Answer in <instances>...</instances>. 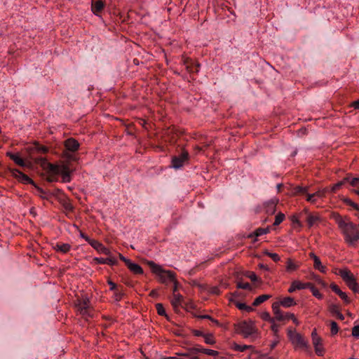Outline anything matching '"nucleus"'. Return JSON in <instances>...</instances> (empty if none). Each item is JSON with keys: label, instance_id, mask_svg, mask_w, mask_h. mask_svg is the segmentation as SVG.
I'll return each mask as SVG.
<instances>
[{"label": "nucleus", "instance_id": "1", "mask_svg": "<svg viewBox=\"0 0 359 359\" xmlns=\"http://www.w3.org/2000/svg\"><path fill=\"white\" fill-rule=\"evenodd\" d=\"M334 219L341 229L345 241L351 246H355L359 241V229L357 224L352 222L348 217H342L334 215Z\"/></svg>", "mask_w": 359, "mask_h": 359}, {"label": "nucleus", "instance_id": "2", "mask_svg": "<svg viewBox=\"0 0 359 359\" xmlns=\"http://www.w3.org/2000/svg\"><path fill=\"white\" fill-rule=\"evenodd\" d=\"M149 265L152 271L158 276L159 280L162 283L168 285L175 279V275L173 272L163 270L160 266L153 262H149Z\"/></svg>", "mask_w": 359, "mask_h": 359}, {"label": "nucleus", "instance_id": "3", "mask_svg": "<svg viewBox=\"0 0 359 359\" xmlns=\"http://www.w3.org/2000/svg\"><path fill=\"white\" fill-rule=\"evenodd\" d=\"M237 331L241 334L245 338H252V339L257 337V330L254 325L252 321H241L236 325Z\"/></svg>", "mask_w": 359, "mask_h": 359}, {"label": "nucleus", "instance_id": "4", "mask_svg": "<svg viewBox=\"0 0 359 359\" xmlns=\"http://www.w3.org/2000/svg\"><path fill=\"white\" fill-rule=\"evenodd\" d=\"M65 151H63V157L68 161H76L77 160L74 154L78 150L79 143L74 138H69L65 142Z\"/></svg>", "mask_w": 359, "mask_h": 359}, {"label": "nucleus", "instance_id": "5", "mask_svg": "<svg viewBox=\"0 0 359 359\" xmlns=\"http://www.w3.org/2000/svg\"><path fill=\"white\" fill-rule=\"evenodd\" d=\"M339 275L346 282L348 287L354 292H359V285L356 283L353 273L348 269H340Z\"/></svg>", "mask_w": 359, "mask_h": 359}, {"label": "nucleus", "instance_id": "6", "mask_svg": "<svg viewBox=\"0 0 359 359\" xmlns=\"http://www.w3.org/2000/svg\"><path fill=\"white\" fill-rule=\"evenodd\" d=\"M345 182H348L353 188L352 191L359 196V177H352L351 175L346 176L342 181L334 184L332 187V191H337Z\"/></svg>", "mask_w": 359, "mask_h": 359}, {"label": "nucleus", "instance_id": "7", "mask_svg": "<svg viewBox=\"0 0 359 359\" xmlns=\"http://www.w3.org/2000/svg\"><path fill=\"white\" fill-rule=\"evenodd\" d=\"M76 309L83 318L92 317L93 313L88 299H79L76 304Z\"/></svg>", "mask_w": 359, "mask_h": 359}, {"label": "nucleus", "instance_id": "8", "mask_svg": "<svg viewBox=\"0 0 359 359\" xmlns=\"http://www.w3.org/2000/svg\"><path fill=\"white\" fill-rule=\"evenodd\" d=\"M290 193L292 196L306 195V201L314 203L316 202L315 195L308 194V187L296 186L291 188Z\"/></svg>", "mask_w": 359, "mask_h": 359}, {"label": "nucleus", "instance_id": "9", "mask_svg": "<svg viewBox=\"0 0 359 359\" xmlns=\"http://www.w3.org/2000/svg\"><path fill=\"white\" fill-rule=\"evenodd\" d=\"M189 159V153L185 150H182L178 155L172 158V167L175 169L182 168L185 161Z\"/></svg>", "mask_w": 359, "mask_h": 359}, {"label": "nucleus", "instance_id": "10", "mask_svg": "<svg viewBox=\"0 0 359 359\" xmlns=\"http://www.w3.org/2000/svg\"><path fill=\"white\" fill-rule=\"evenodd\" d=\"M35 161L41 165H46L47 167L48 172L53 175H60L61 165H56L50 163H48L46 159L43 157L36 158Z\"/></svg>", "mask_w": 359, "mask_h": 359}, {"label": "nucleus", "instance_id": "11", "mask_svg": "<svg viewBox=\"0 0 359 359\" xmlns=\"http://www.w3.org/2000/svg\"><path fill=\"white\" fill-rule=\"evenodd\" d=\"M290 339L292 341V344L299 348L307 349L309 346L306 341H305L304 338L302 335L299 333L295 332H289Z\"/></svg>", "mask_w": 359, "mask_h": 359}, {"label": "nucleus", "instance_id": "12", "mask_svg": "<svg viewBox=\"0 0 359 359\" xmlns=\"http://www.w3.org/2000/svg\"><path fill=\"white\" fill-rule=\"evenodd\" d=\"M279 303L275 302L273 304L272 309L273 313L275 315V318L279 320V321H283L285 320L292 319V318H294V314L287 313L285 314H283L282 311L280 310L279 308Z\"/></svg>", "mask_w": 359, "mask_h": 359}, {"label": "nucleus", "instance_id": "13", "mask_svg": "<svg viewBox=\"0 0 359 359\" xmlns=\"http://www.w3.org/2000/svg\"><path fill=\"white\" fill-rule=\"evenodd\" d=\"M200 353H205L208 355H212L214 357L218 355V354H219V353L217 351H214V350L208 349V348H202L201 346L197 345V346H194V348L191 351V355H192V357L195 358V359H198V355Z\"/></svg>", "mask_w": 359, "mask_h": 359}, {"label": "nucleus", "instance_id": "14", "mask_svg": "<svg viewBox=\"0 0 359 359\" xmlns=\"http://www.w3.org/2000/svg\"><path fill=\"white\" fill-rule=\"evenodd\" d=\"M13 176L18 179L20 182L24 184H30L34 185L35 183L34 181L27 175L24 174L22 172L18 169L12 170Z\"/></svg>", "mask_w": 359, "mask_h": 359}, {"label": "nucleus", "instance_id": "15", "mask_svg": "<svg viewBox=\"0 0 359 359\" xmlns=\"http://www.w3.org/2000/svg\"><path fill=\"white\" fill-rule=\"evenodd\" d=\"M184 65H186L187 69L190 73H197L200 69V64L191 59H187L184 61Z\"/></svg>", "mask_w": 359, "mask_h": 359}, {"label": "nucleus", "instance_id": "16", "mask_svg": "<svg viewBox=\"0 0 359 359\" xmlns=\"http://www.w3.org/2000/svg\"><path fill=\"white\" fill-rule=\"evenodd\" d=\"M71 172L68 165H61L60 175L62 176L63 182H69L71 181Z\"/></svg>", "mask_w": 359, "mask_h": 359}, {"label": "nucleus", "instance_id": "17", "mask_svg": "<svg viewBox=\"0 0 359 359\" xmlns=\"http://www.w3.org/2000/svg\"><path fill=\"white\" fill-rule=\"evenodd\" d=\"M90 245L97 250L99 252H101L106 255H110V250L104 247L102 243L98 242L96 240H93L90 242Z\"/></svg>", "mask_w": 359, "mask_h": 359}, {"label": "nucleus", "instance_id": "18", "mask_svg": "<svg viewBox=\"0 0 359 359\" xmlns=\"http://www.w3.org/2000/svg\"><path fill=\"white\" fill-rule=\"evenodd\" d=\"M311 285V283H301L300 281H298V280H294L289 290H288V292H290V293H292L294 292L296 290H302V289H305V288H307L309 287H310Z\"/></svg>", "mask_w": 359, "mask_h": 359}, {"label": "nucleus", "instance_id": "19", "mask_svg": "<svg viewBox=\"0 0 359 359\" xmlns=\"http://www.w3.org/2000/svg\"><path fill=\"white\" fill-rule=\"evenodd\" d=\"M104 7L102 0H92L91 8L94 14L98 15Z\"/></svg>", "mask_w": 359, "mask_h": 359}, {"label": "nucleus", "instance_id": "20", "mask_svg": "<svg viewBox=\"0 0 359 359\" xmlns=\"http://www.w3.org/2000/svg\"><path fill=\"white\" fill-rule=\"evenodd\" d=\"M58 201L62 205L63 208L67 212V213L73 211L74 206L69 202V201L65 197V196H62V197H60L58 198Z\"/></svg>", "mask_w": 359, "mask_h": 359}, {"label": "nucleus", "instance_id": "21", "mask_svg": "<svg viewBox=\"0 0 359 359\" xmlns=\"http://www.w3.org/2000/svg\"><path fill=\"white\" fill-rule=\"evenodd\" d=\"M277 202L278 201L276 200H271L269 201L266 202L264 205L266 213L269 215L274 214L276 212Z\"/></svg>", "mask_w": 359, "mask_h": 359}, {"label": "nucleus", "instance_id": "22", "mask_svg": "<svg viewBox=\"0 0 359 359\" xmlns=\"http://www.w3.org/2000/svg\"><path fill=\"white\" fill-rule=\"evenodd\" d=\"M304 211L306 215V221L309 227H312L316 223V222L319 220V217L316 215H311L306 209H305Z\"/></svg>", "mask_w": 359, "mask_h": 359}, {"label": "nucleus", "instance_id": "23", "mask_svg": "<svg viewBox=\"0 0 359 359\" xmlns=\"http://www.w3.org/2000/svg\"><path fill=\"white\" fill-rule=\"evenodd\" d=\"M330 312L337 317L338 319L343 320L344 319V316L342 313H340L339 310V306L337 304H332L329 306Z\"/></svg>", "mask_w": 359, "mask_h": 359}, {"label": "nucleus", "instance_id": "24", "mask_svg": "<svg viewBox=\"0 0 359 359\" xmlns=\"http://www.w3.org/2000/svg\"><path fill=\"white\" fill-rule=\"evenodd\" d=\"M310 256L313 259V266L314 268L319 270L320 271L325 273L326 267L322 265V263L320 259L316 256L313 253H311Z\"/></svg>", "mask_w": 359, "mask_h": 359}, {"label": "nucleus", "instance_id": "25", "mask_svg": "<svg viewBox=\"0 0 359 359\" xmlns=\"http://www.w3.org/2000/svg\"><path fill=\"white\" fill-rule=\"evenodd\" d=\"M128 268L135 274H142L143 269L142 268L137 264L133 263L130 261L126 265Z\"/></svg>", "mask_w": 359, "mask_h": 359}, {"label": "nucleus", "instance_id": "26", "mask_svg": "<svg viewBox=\"0 0 359 359\" xmlns=\"http://www.w3.org/2000/svg\"><path fill=\"white\" fill-rule=\"evenodd\" d=\"M183 297L180 294H172V299L171 304L175 309H177L180 306L182 305Z\"/></svg>", "mask_w": 359, "mask_h": 359}, {"label": "nucleus", "instance_id": "27", "mask_svg": "<svg viewBox=\"0 0 359 359\" xmlns=\"http://www.w3.org/2000/svg\"><path fill=\"white\" fill-rule=\"evenodd\" d=\"M8 156L18 165L22 167L26 166V163L18 154H8Z\"/></svg>", "mask_w": 359, "mask_h": 359}, {"label": "nucleus", "instance_id": "28", "mask_svg": "<svg viewBox=\"0 0 359 359\" xmlns=\"http://www.w3.org/2000/svg\"><path fill=\"white\" fill-rule=\"evenodd\" d=\"M269 230H270L269 227H267V228H265V229H264V228H258L252 233H250L248 236V237L249 238L258 237V236H262L264 234H266L267 233L269 232Z\"/></svg>", "mask_w": 359, "mask_h": 359}, {"label": "nucleus", "instance_id": "29", "mask_svg": "<svg viewBox=\"0 0 359 359\" xmlns=\"http://www.w3.org/2000/svg\"><path fill=\"white\" fill-rule=\"evenodd\" d=\"M299 268V264L294 263L291 259H287L286 262V270L288 272H292Z\"/></svg>", "mask_w": 359, "mask_h": 359}, {"label": "nucleus", "instance_id": "30", "mask_svg": "<svg viewBox=\"0 0 359 359\" xmlns=\"http://www.w3.org/2000/svg\"><path fill=\"white\" fill-rule=\"evenodd\" d=\"M270 295L269 294H263V295H260L259 297H257L253 302L252 303V305L254 306H259V304H261L262 303L264 302L265 301H266L267 299H269L270 298Z\"/></svg>", "mask_w": 359, "mask_h": 359}, {"label": "nucleus", "instance_id": "31", "mask_svg": "<svg viewBox=\"0 0 359 359\" xmlns=\"http://www.w3.org/2000/svg\"><path fill=\"white\" fill-rule=\"evenodd\" d=\"M280 304L285 307H290L292 305H295L296 303L293 298L287 297L283 299V300L280 302Z\"/></svg>", "mask_w": 359, "mask_h": 359}, {"label": "nucleus", "instance_id": "32", "mask_svg": "<svg viewBox=\"0 0 359 359\" xmlns=\"http://www.w3.org/2000/svg\"><path fill=\"white\" fill-rule=\"evenodd\" d=\"M236 306L239 310L245 311L248 313H250L253 311L252 307L248 306L244 303L239 302H236Z\"/></svg>", "mask_w": 359, "mask_h": 359}, {"label": "nucleus", "instance_id": "33", "mask_svg": "<svg viewBox=\"0 0 359 359\" xmlns=\"http://www.w3.org/2000/svg\"><path fill=\"white\" fill-rule=\"evenodd\" d=\"M34 186L36 187L38 194L40 196L41 198L47 200L49 199V191H46L43 190V189L38 187L36 184Z\"/></svg>", "mask_w": 359, "mask_h": 359}, {"label": "nucleus", "instance_id": "34", "mask_svg": "<svg viewBox=\"0 0 359 359\" xmlns=\"http://www.w3.org/2000/svg\"><path fill=\"white\" fill-rule=\"evenodd\" d=\"M70 245L66 243H57L56 245L57 250L62 252L63 253L67 252L70 250Z\"/></svg>", "mask_w": 359, "mask_h": 359}, {"label": "nucleus", "instance_id": "35", "mask_svg": "<svg viewBox=\"0 0 359 359\" xmlns=\"http://www.w3.org/2000/svg\"><path fill=\"white\" fill-rule=\"evenodd\" d=\"M330 332L332 336L337 334L339 332V326L335 321L330 322Z\"/></svg>", "mask_w": 359, "mask_h": 359}, {"label": "nucleus", "instance_id": "36", "mask_svg": "<svg viewBox=\"0 0 359 359\" xmlns=\"http://www.w3.org/2000/svg\"><path fill=\"white\" fill-rule=\"evenodd\" d=\"M109 257L107 258H105V264H108V265H111V266H114V265H116L118 264V261L116 259L115 257H114L112 255H111V253L110 252V255H108Z\"/></svg>", "mask_w": 359, "mask_h": 359}, {"label": "nucleus", "instance_id": "37", "mask_svg": "<svg viewBox=\"0 0 359 359\" xmlns=\"http://www.w3.org/2000/svg\"><path fill=\"white\" fill-rule=\"evenodd\" d=\"M156 309L157 310V313H158V315L167 317V315H166V313H165V309H164V307H163L162 304H161V303L156 304Z\"/></svg>", "mask_w": 359, "mask_h": 359}, {"label": "nucleus", "instance_id": "38", "mask_svg": "<svg viewBox=\"0 0 359 359\" xmlns=\"http://www.w3.org/2000/svg\"><path fill=\"white\" fill-rule=\"evenodd\" d=\"M313 294V296H315L318 299H321L323 297V295L321 293L318 291V290L311 283L310 287H309Z\"/></svg>", "mask_w": 359, "mask_h": 359}, {"label": "nucleus", "instance_id": "39", "mask_svg": "<svg viewBox=\"0 0 359 359\" xmlns=\"http://www.w3.org/2000/svg\"><path fill=\"white\" fill-rule=\"evenodd\" d=\"M312 339L314 347L321 346V339L318 337L315 332H312Z\"/></svg>", "mask_w": 359, "mask_h": 359}, {"label": "nucleus", "instance_id": "40", "mask_svg": "<svg viewBox=\"0 0 359 359\" xmlns=\"http://www.w3.org/2000/svg\"><path fill=\"white\" fill-rule=\"evenodd\" d=\"M285 219V215L282 212H279L275 217L274 226L279 225Z\"/></svg>", "mask_w": 359, "mask_h": 359}, {"label": "nucleus", "instance_id": "41", "mask_svg": "<svg viewBox=\"0 0 359 359\" xmlns=\"http://www.w3.org/2000/svg\"><path fill=\"white\" fill-rule=\"evenodd\" d=\"M50 196H55L57 198V199L58 200V198L60 197H62V196H65L62 191L59 189H55L54 190H53L52 191H49V197Z\"/></svg>", "mask_w": 359, "mask_h": 359}, {"label": "nucleus", "instance_id": "42", "mask_svg": "<svg viewBox=\"0 0 359 359\" xmlns=\"http://www.w3.org/2000/svg\"><path fill=\"white\" fill-rule=\"evenodd\" d=\"M237 287L240 288V289L248 290H252V286L248 283H243L242 282H238L237 283Z\"/></svg>", "mask_w": 359, "mask_h": 359}, {"label": "nucleus", "instance_id": "43", "mask_svg": "<svg viewBox=\"0 0 359 359\" xmlns=\"http://www.w3.org/2000/svg\"><path fill=\"white\" fill-rule=\"evenodd\" d=\"M35 149L39 154H46L48 152V150L46 147L39 144H36Z\"/></svg>", "mask_w": 359, "mask_h": 359}, {"label": "nucleus", "instance_id": "44", "mask_svg": "<svg viewBox=\"0 0 359 359\" xmlns=\"http://www.w3.org/2000/svg\"><path fill=\"white\" fill-rule=\"evenodd\" d=\"M203 337L205 338V342L207 344H213L215 343V340L212 334H204Z\"/></svg>", "mask_w": 359, "mask_h": 359}, {"label": "nucleus", "instance_id": "45", "mask_svg": "<svg viewBox=\"0 0 359 359\" xmlns=\"http://www.w3.org/2000/svg\"><path fill=\"white\" fill-rule=\"evenodd\" d=\"M194 348V347L193 348H189L188 351L186 352V353H179V355H180L181 357H180V358H185V359H189L191 358V351Z\"/></svg>", "mask_w": 359, "mask_h": 359}, {"label": "nucleus", "instance_id": "46", "mask_svg": "<svg viewBox=\"0 0 359 359\" xmlns=\"http://www.w3.org/2000/svg\"><path fill=\"white\" fill-rule=\"evenodd\" d=\"M199 319H209L212 322L215 323L217 325H219V322L217 320L213 319L209 315H199L197 316Z\"/></svg>", "mask_w": 359, "mask_h": 359}, {"label": "nucleus", "instance_id": "47", "mask_svg": "<svg viewBox=\"0 0 359 359\" xmlns=\"http://www.w3.org/2000/svg\"><path fill=\"white\" fill-rule=\"evenodd\" d=\"M267 256L271 257L274 262H278L280 260V257L276 253H271L269 252H266L265 253Z\"/></svg>", "mask_w": 359, "mask_h": 359}, {"label": "nucleus", "instance_id": "48", "mask_svg": "<svg viewBox=\"0 0 359 359\" xmlns=\"http://www.w3.org/2000/svg\"><path fill=\"white\" fill-rule=\"evenodd\" d=\"M338 295L344 301L346 304H348L350 302V299L345 292L341 291Z\"/></svg>", "mask_w": 359, "mask_h": 359}, {"label": "nucleus", "instance_id": "49", "mask_svg": "<svg viewBox=\"0 0 359 359\" xmlns=\"http://www.w3.org/2000/svg\"><path fill=\"white\" fill-rule=\"evenodd\" d=\"M251 348V346H248V345H236V350L237 351H245V350H247L248 348Z\"/></svg>", "mask_w": 359, "mask_h": 359}, {"label": "nucleus", "instance_id": "50", "mask_svg": "<svg viewBox=\"0 0 359 359\" xmlns=\"http://www.w3.org/2000/svg\"><path fill=\"white\" fill-rule=\"evenodd\" d=\"M330 288L332 289V290L333 292H334L336 294H339L340 293V292H341V290H340V288L338 287V285H337L336 284L334 283H332L330 285Z\"/></svg>", "mask_w": 359, "mask_h": 359}, {"label": "nucleus", "instance_id": "51", "mask_svg": "<svg viewBox=\"0 0 359 359\" xmlns=\"http://www.w3.org/2000/svg\"><path fill=\"white\" fill-rule=\"evenodd\" d=\"M93 262L97 264H105V258L102 257H95Z\"/></svg>", "mask_w": 359, "mask_h": 359}, {"label": "nucleus", "instance_id": "52", "mask_svg": "<svg viewBox=\"0 0 359 359\" xmlns=\"http://www.w3.org/2000/svg\"><path fill=\"white\" fill-rule=\"evenodd\" d=\"M352 335L355 337H359V325H356L353 327Z\"/></svg>", "mask_w": 359, "mask_h": 359}, {"label": "nucleus", "instance_id": "53", "mask_svg": "<svg viewBox=\"0 0 359 359\" xmlns=\"http://www.w3.org/2000/svg\"><path fill=\"white\" fill-rule=\"evenodd\" d=\"M210 292L212 294L219 295L220 294V290H219V287L215 286V287H212L210 289Z\"/></svg>", "mask_w": 359, "mask_h": 359}, {"label": "nucleus", "instance_id": "54", "mask_svg": "<svg viewBox=\"0 0 359 359\" xmlns=\"http://www.w3.org/2000/svg\"><path fill=\"white\" fill-rule=\"evenodd\" d=\"M171 283L173 284V286H172V294H177V291L178 290V283H177V281L176 280V279H175V280L172 281Z\"/></svg>", "mask_w": 359, "mask_h": 359}, {"label": "nucleus", "instance_id": "55", "mask_svg": "<svg viewBox=\"0 0 359 359\" xmlns=\"http://www.w3.org/2000/svg\"><path fill=\"white\" fill-rule=\"evenodd\" d=\"M114 291H115V292H114L115 299L116 301H120L122 299L123 294L122 292L116 291V290H114Z\"/></svg>", "mask_w": 359, "mask_h": 359}, {"label": "nucleus", "instance_id": "56", "mask_svg": "<svg viewBox=\"0 0 359 359\" xmlns=\"http://www.w3.org/2000/svg\"><path fill=\"white\" fill-rule=\"evenodd\" d=\"M248 277L252 281V282H257L258 281V278L256 276V274L253 272L250 273V274L248 276Z\"/></svg>", "mask_w": 359, "mask_h": 359}, {"label": "nucleus", "instance_id": "57", "mask_svg": "<svg viewBox=\"0 0 359 359\" xmlns=\"http://www.w3.org/2000/svg\"><path fill=\"white\" fill-rule=\"evenodd\" d=\"M292 222L294 223V224H297L299 227H302V223L300 222V221L299 220V219L296 217V216H293L292 218Z\"/></svg>", "mask_w": 359, "mask_h": 359}, {"label": "nucleus", "instance_id": "58", "mask_svg": "<svg viewBox=\"0 0 359 359\" xmlns=\"http://www.w3.org/2000/svg\"><path fill=\"white\" fill-rule=\"evenodd\" d=\"M314 348H315V351H316V354L318 355H323V349L322 348H320V346H316Z\"/></svg>", "mask_w": 359, "mask_h": 359}, {"label": "nucleus", "instance_id": "59", "mask_svg": "<svg viewBox=\"0 0 359 359\" xmlns=\"http://www.w3.org/2000/svg\"><path fill=\"white\" fill-rule=\"evenodd\" d=\"M314 279L318 282V284H320L323 286H325V283L320 279L318 276H314Z\"/></svg>", "mask_w": 359, "mask_h": 359}, {"label": "nucleus", "instance_id": "60", "mask_svg": "<svg viewBox=\"0 0 359 359\" xmlns=\"http://www.w3.org/2000/svg\"><path fill=\"white\" fill-rule=\"evenodd\" d=\"M108 284L110 285V290H116V285L112 282L111 280H108Z\"/></svg>", "mask_w": 359, "mask_h": 359}, {"label": "nucleus", "instance_id": "61", "mask_svg": "<svg viewBox=\"0 0 359 359\" xmlns=\"http://www.w3.org/2000/svg\"><path fill=\"white\" fill-rule=\"evenodd\" d=\"M81 236L83 238H84L90 245V242L93 241V239H90L88 236H86L83 233H81Z\"/></svg>", "mask_w": 359, "mask_h": 359}, {"label": "nucleus", "instance_id": "62", "mask_svg": "<svg viewBox=\"0 0 359 359\" xmlns=\"http://www.w3.org/2000/svg\"><path fill=\"white\" fill-rule=\"evenodd\" d=\"M118 257H119L121 261L124 262L126 265L130 261V259H128L126 258L125 257H123L121 254H118Z\"/></svg>", "mask_w": 359, "mask_h": 359}, {"label": "nucleus", "instance_id": "63", "mask_svg": "<svg viewBox=\"0 0 359 359\" xmlns=\"http://www.w3.org/2000/svg\"><path fill=\"white\" fill-rule=\"evenodd\" d=\"M351 106L354 107L355 109H359V99L352 102Z\"/></svg>", "mask_w": 359, "mask_h": 359}, {"label": "nucleus", "instance_id": "64", "mask_svg": "<svg viewBox=\"0 0 359 359\" xmlns=\"http://www.w3.org/2000/svg\"><path fill=\"white\" fill-rule=\"evenodd\" d=\"M193 333L195 336H197V337H203L204 336V334L201 331H199V330H193Z\"/></svg>", "mask_w": 359, "mask_h": 359}]
</instances>
